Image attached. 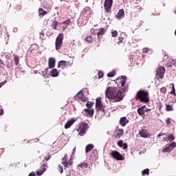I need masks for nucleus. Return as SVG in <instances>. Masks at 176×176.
I'll return each instance as SVG.
<instances>
[{
  "label": "nucleus",
  "mask_w": 176,
  "mask_h": 176,
  "mask_svg": "<svg viewBox=\"0 0 176 176\" xmlns=\"http://www.w3.org/2000/svg\"><path fill=\"white\" fill-rule=\"evenodd\" d=\"M106 98L111 100L113 102H120L123 100L124 95L117 87L109 86L105 91Z\"/></svg>",
  "instance_id": "f257e3e1"
},
{
  "label": "nucleus",
  "mask_w": 176,
  "mask_h": 176,
  "mask_svg": "<svg viewBox=\"0 0 176 176\" xmlns=\"http://www.w3.org/2000/svg\"><path fill=\"white\" fill-rule=\"evenodd\" d=\"M135 100L142 103H148L149 102L148 93L144 90H140L136 94Z\"/></svg>",
  "instance_id": "f03ea898"
},
{
  "label": "nucleus",
  "mask_w": 176,
  "mask_h": 176,
  "mask_svg": "<svg viewBox=\"0 0 176 176\" xmlns=\"http://www.w3.org/2000/svg\"><path fill=\"white\" fill-rule=\"evenodd\" d=\"M88 129V124L86 122H81L79 124L78 129H76L77 132H78V136H83L87 133V129Z\"/></svg>",
  "instance_id": "7ed1b4c3"
},
{
  "label": "nucleus",
  "mask_w": 176,
  "mask_h": 176,
  "mask_svg": "<svg viewBox=\"0 0 176 176\" xmlns=\"http://www.w3.org/2000/svg\"><path fill=\"white\" fill-rule=\"evenodd\" d=\"M106 106L102 103V98H97L96 102V109L98 111H102L105 115Z\"/></svg>",
  "instance_id": "20e7f679"
},
{
  "label": "nucleus",
  "mask_w": 176,
  "mask_h": 176,
  "mask_svg": "<svg viewBox=\"0 0 176 176\" xmlns=\"http://www.w3.org/2000/svg\"><path fill=\"white\" fill-rule=\"evenodd\" d=\"M73 64L74 60H60L58 64V67L62 69H65L72 67Z\"/></svg>",
  "instance_id": "39448f33"
},
{
  "label": "nucleus",
  "mask_w": 176,
  "mask_h": 176,
  "mask_svg": "<svg viewBox=\"0 0 176 176\" xmlns=\"http://www.w3.org/2000/svg\"><path fill=\"white\" fill-rule=\"evenodd\" d=\"M64 34L63 33H60L56 40V50L57 51L61 49V47L63 43Z\"/></svg>",
  "instance_id": "423d86ee"
},
{
  "label": "nucleus",
  "mask_w": 176,
  "mask_h": 176,
  "mask_svg": "<svg viewBox=\"0 0 176 176\" xmlns=\"http://www.w3.org/2000/svg\"><path fill=\"white\" fill-rule=\"evenodd\" d=\"M165 72H166V69L164 67L160 66L157 68L156 76L157 78V80H159V79L164 78Z\"/></svg>",
  "instance_id": "0eeeda50"
},
{
  "label": "nucleus",
  "mask_w": 176,
  "mask_h": 176,
  "mask_svg": "<svg viewBox=\"0 0 176 176\" xmlns=\"http://www.w3.org/2000/svg\"><path fill=\"white\" fill-rule=\"evenodd\" d=\"M124 135V130L121 129H117L112 134V139L114 140L120 139Z\"/></svg>",
  "instance_id": "6e6552de"
},
{
  "label": "nucleus",
  "mask_w": 176,
  "mask_h": 176,
  "mask_svg": "<svg viewBox=\"0 0 176 176\" xmlns=\"http://www.w3.org/2000/svg\"><path fill=\"white\" fill-rule=\"evenodd\" d=\"M110 156L118 161H122L124 160V157H123L122 155L115 150L110 153Z\"/></svg>",
  "instance_id": "1a4fd4ad"
},
{
  "label": "nucleus",
  "mask_w": 176,
  "mask_h": 176,
  "mask_svg": "<svg viewBox=\"0 0 176 176\" xmlns=\"http://www.w3.org/2000/svg\"><path fill=\"white\" fill-rule=\"evenodd\" d=\"M113 5V0H104V8L107 13L111 12L112 9V6Z\"/></svg>",
  "instance_id": "9d476101"
},
{
  "label": "nucleus",
  "mask_w": 176,
  "mask_h": 176,
  "mask_svg": "<svg viewBox=\"0 0 176 176\" xmlns=\"http://www.w3.org/2000/svg\"><path fill=\"white\" fill-rule=\"evenodd\" d=\"M67 160H68L67 155L65 154V157H63V159H62V162H61V164L63 165V166H65V168H68L71 166H73V161L72 160V159H69V161Z\"/></svg>",
  "instance_id": "9b49d317"
},
{
  "label": "nucleus",
  "mask_w": 176,
  "mask_h": 176,
  "mask_svg": "<svg viewBox=\"0 0 176 176\" xmlns=\"http://www.w3.org/2000/svg\"><path fill=\"white\" fill-rule=\"evenodd\" d=\"M148 111H151V109H146L145 106H142L138 109V113L140 116L144 118L148 116Z\"/></svg>",
  "instance_id": "f8f14e48"
},
{
  "label": "nucleus",
  "mask_w": 176,
  "mask_h": 176,
  "mask_svg": "<svg viewBox=\"0 0 176 176\" xmlns=\"http://www.w3.org/2000/svg\"><path fill=\"white\" fill-rule=\"evenodd\" d=\"M75 100H82V102H85L87 100V98L85 97V95L82 92L79 91L78 94L74 96Z\"/></svg>",
  "instance_id": "ddd939ff"
},
{
  "label": "nucleus",
  "mask_w": 176,
  "mask_h": 176,
  "mask_svg": "<svg viewBox=\"0 0 176 176\" xmlns=\"http://www.w3.org/2000/svg\"><path fill=\"white\" fill-rule=\"evenodd\" d=\"M126 80H127V77L126 76H122L120 78H118L116 80V83L118 82L120 83L121 87H124Z\"/></svg>",
  "instance_id": "4468645a"
},
{
  "label": "nucleus",
  "mask_w": 176,
  "mask_h": 176,
  "mask_svg": "<svg viewBox=\"0 0 176 176\" xmlns=\"http://www.w3.org/2000/svg\"><path fill=\"white\" fill-rule=\"evenodd\" d=\"M124 9L121 8L118 12L117 14L116 15V19H118V20H122V19L124 17Z\"/></svg>",
  "instance_id": "2eb2a0df"
},
{
  "label": "nucleus",
  "mask_w": 176,
  "mask_h": 176,
  "mask_svg": "<svg viewBox=\"0 0 176 176\" xmlns=\"http://www.w3.org/2000/svg\"><path fill=\"white\" fill-rule=\"evenodd\" d=\"M77 120V119H74L72 118L70 119L67 122L65 123V129H67L72 127V126L75 123V122Z\"/></svg>",
  "instance_id": "dca6fc26"
},
{
  "label": "nucleus",
  "mask_w": 176,
  "mask_h": 176,
  "mask_svg": "<svg viewBox=\"0 0 176 176\" xmlns=\"http://www.w3.org/2000/svg\"><path fill=\"white\" fill-rule=\"evenodd\" d=\"M56 59L54 58L50 57L48 60V67L50 69H53L55 67Z\"/></svg>",
  "instance_id": "f3484780"
},
{
  "label": "nucleus",
  "mask_w": 176,
  "mask_h": 176,
  "mask_svg": "<svg viewBox=\"0 0 176 176\" xmlns=\"http://www.w3.org/2000/svg\"><path fill=\"white\" fill-rule=\"evenodd\" d=\"M170 85L172 86V90L170 91V92L169 94L173 96V102H175V98H176V89L175 87V85L173 83H171Z\"/></svg>",
  "instance_id": "a211bd4d"
},
{
  "label": "nucleus",
  "mask_w": 176,
  "mask_h": 176,
  "mask_svg": "<svg viewBox=\"0 0 176 176\" xmlns=\"http://www.w3.org/2000/svg\"><path fill=\"white\" fill-rule=\"evenodd\" d=\"M139 135L140 137L146 138L148 137V133L146 129H142L141 131H139Z\"/></svg>",
  "instance_id": "6ab92c4d"
},
{
  "label": "nucleus",
  "mask_w": 176,
  "mask_h": 176,
  "mask_svg": "<svg viewBox=\"0 0 176 176\" xmlns=\"http://www.w3.org/2000/svg\"><path fill=\"white\" fill-rule=\"evenodd\" d=\"M123 142H124L123 140H118L117 144L118 146L122 147L124 150H126L128 148V144L127 143H123Z\"/></svg>",
  "instance_id": "aec40b11"
},
{
  "label": "nucleus",
  "mask_w": 176,
  "mask_h": 176,
  "mask_svg": "<svg viewBox=\"0 0 176 176\" xmlns=\"http://www.w3.org/2000/svg\"><path fill=\"white\" fill-rule=\"evenodd\" d=\"M128 123H129V120H127V118L126 117H122L120 118V124L122 126H125L126 124H127Z\"/></svg>",
  "instance_id": "412c9836"
},
{
  "label": "nucleus",
  "mask_w": 176,
  "mask_h": 176,
  "mask_svg": "<svg viewBox=\"0 0 176 176\" xmlns=\"http://www.w3.org/2000/svg\"><path fill=\"white\" fill-rule=\"evenodd\" d=\"M106 32L105 28H100V30H98V38H100L102 35H104Z\"/></svg>",
  "instance_id": "4be33fe9"
},
{
  "label": "nucleus",
  "mask_w": 176,
  "mask_h": 176,
  "mask_svg": "<svg viewBox=\"0 0 176 176\" xmlns=\"http://www.w3.org/2000/svg\"><path fill=\"white\" fill-rule=\"evenodd\" d=\"M50 76L51 77H57L58 76V70L54 68V69H52L51 71H50Z\"/></svg>",
  "instance_id": "5701e85b"
},
{
  "label": "nucleus",
  "mask_w": 176,
  "mask_h": 176,
  "mask_svg": "<svg viewBox=\"0 0 176 176\" xmlns=\"http://www.w3.org/2000/svg\"><path fill=\"white\" fill-rule=\"evenodd\" d=\"M172 151H173L172 148L168 144H167L166 146V148L162 149V153H171Z\"/></svg>",
  "instance_id": "b1692460"
},
{
  "label": "nucleus",
  "mask_w": 176,
  "mask_h": 176,
  "mask_svg": "<svg viewBox=\"0 0 176 176\" xmlns=\"http://www.w3.org/2000/svg\"><path fill=\"white\" fill-rule=\"evenodd\" d=\"M88 167V163L87 162H82L80 164L78 165V168H80L79 169L82 170L85 169Z\"/></svg>",
  "instance_id": "393cba45"
},
{
  "label": "nucleus",
  "mask_w": 176,
  "mask_h": 176,
  "mask_svg": "<svg viewBox=\"0 0 176 176\" xmlns=\"http://www.w3.org/2000/svg\"><path fill=\"white\" fill-rule=\"evenodd\" d=\"M38 14L41 17V16L42 17H43V16H46V14H47V11H45L43 8H40L38 10Z\"/></svg>",
  "instance_id": "a878e982"
},
{
  "label": "nucleus",
  "mask_w": 176,
  "mask_h": 176,
  "mask_svg": "<svg viewBox=\"0 0 176 176\" xmlns=\"http://www.w3.org/2000/svg\"><path fill=\"white\" fill-rule=\"evenodd\" d=\"M175 138L174 137L173 134L170 133L166 138H164L166 141H169L172 142L175 140Z\"/></svg>",
  "instance_id": "bb28decb"
},
{
  "label": "nucleus",
  "mask_w": 176,
  "mask_h": 176,
  "mask_svg": "<svg viewBox=\"0 0 176 176\" xmlns=\"http://www.w3.org/2000/svg\"><path fill=\"white\" fill-rule=\"evenodd\" d=\"M97 159V151L96 150L93 151V154L91 155L90 160H96Z\"/></svg>",
  "instance_id": "cd10ccee"
},
{
  "label": "nucleus",
  "mask_w": 176,
  "mask_h": 176,
  "mask_svg": "<svg viewBox=\"0 0 176 176\" xmlns=\"http://www.w3.org/2000/svg\"><path fill=\"white\" fill-rule=\"evenodd\" d=\"M14 60L15 62V65L17 66L19 65V61H20V59H19V56H17V55H14Z\"/></svg>",
  "instance_id": "c85d7f7f"
},
{
  "label": "nucleus",
  "mask_w": 176,
  "mask_h": 176,
  "mask_svg": "<svg viewBox=\"0 0 176 176\" xmlns=\"http://www.w3.org/2000/svg\"><path fill=\"white\" fill-rule=\"evenodd\" d=\"M47 167H48V166H47V163L45 162V163H44V164H43L41 165L40 170H43V171H44V172H45V170H47Z\"/></svg>",
  "instance_id": "c756f323"
},
{
  "label": "nucleus",
  "mask_w": 176,
  "mask_h": 176,
  "mask_svg": "<svg viewBox=\"0 0 176 176\" xmlns=\"http://www.w3.org/2000/svg\"><path fill=\"white\" fill-rule=\"evenodd\" d=\"M166 110L167 111H173V107L171 104H166Z\"/></svg>",
  "instance_id": "7c9ffc66"
},
{
  "label": "nucleus",
  "mask_w": 176,
  "mask_h": 176,
  "mask_svg": "<svg viewBox=\"0 0 176 176\" xmlns=\"http://www.w3.org/2000/svg\"><path fill=\"white\" fill-rule=\"evenodd\" d=\"M116 71L115 70H113L112 72H111L110 73H109L107 74V77L109 78H113L115 75H116Z\"/></svg>",
  "instance_id": "2f4dec72"
},
{
  "label": "nucleus",
  "mask_w": 176,
  "mask_h": 176,
  "mask_svg": "<svg viewBox=\"0 0 176 176\" xmlns=\"http://www.w3.org/2000/svg\"><path fill=\"white\" fill-rule=\"evenodd\" d=\"M149 174V169H144L142 171V175H148Z\"/></svg>",
  "instance_id": "473e14b6"
},
{
  "label": "nucleus",
  "mask_w": 176,
  "mask_h": 176,
  "mask_svg": "<svg viewBox=\"0 0 176 176\" xmlns=\"http://www.w3.org/2000/svg\"><path fill=\"white\" fill-rule=\"evenodd\" d=\"M160 93H162V94H166L167 92V89L165 87H162L160 89Z\"/></svg>",
  "instance_id": "72a5a7b5"
},
{
  "label": "nucleus",
  "mask_w": 176,
  "mask_h": 176,
  "mask_svg": "<svg viewBox=\"0 0 176 176\" xmlns=\"http://www.w3.org/2000/svg\"><path fill=\"white\" fill-rule=\"evenodd\" d=\"M98 29H94V28H92L91 29L90 32L92 34H94V35H98Z\"/></svg>",
  "instance_id": "f704fd0d"
},
{
  "label": "nucleus",
  "mask_w": 176,
  "mask_h": 176,
  "mask_svg": "<svg viewBox=\"0 0 176 176\" xmlns=\"http://www.w3.org/2000/svg\"><path fill=\"white\" fill-rule=\"evenodd\" d=\"M94 113V110L93 109H89V116L90 118H92Z\"/></svg>",
  "instance_id": "c9c22d12"
},
{
  "label": "nucleus",
  "mask_w": 176,
  "mask_h": 176,
  "mask_svg": "<svg viewBox=\"0 0 176 176\" xmlns=\"http://www.w3.org/2000/svg\"><path fill=\"white\" fill-rule=\"evenodd\" d=\"M82 113L84 114L85 116L88 117V116H89V109H85L84 111H82Z\"/></svg>",
  "instance_id": "e433bc0d"
},
{
  "label": "nucleus",
  "mask_w": 176,
  "mask_h": 176,
  "mask_svg": "<svg viewBox=\"0 0 176 176\" xmlns=\"http://www.w3.org/2000/svg\"><path fill=\"white\" fill-rule=\"evenodd\" d=\"M58 171L60 172V174H63V167L61 164H59L58 166Z\"/></svg>",
  "instance_id": "4c0bfd02"
},
{
  "label": "nucleus",
  "mask_w": 176,
  "mask_h": 176,
  "mask_svg": "<svg viewBox=\"0 0 176 176\" xmlns=\"http://www.w3.org/2000/svg\"><path fill=\"white\" fill-rule=\"evenodd\" d=\"M168 146L173 150V148L176 147V142H173L171 144H169Z\"/></svg>",
  "instance_id": "58836bf2"
},
{
  "label": "nucleus",
  "mask_w": 176,
  "mask_h": 176,
  "mask_svg": "<svg viewBox=\"0 0 176 176\" xmlns=\"http://www.w3.org/2000/svg\"><path fill=\"white\" fill-rule=\"evenodd\" d=\"M166 124L167 126H169L171 124V119L167 118L166 120Z\"/></svg>",
  "instance_id": "ea45409f"
},
{
  "label": "nucleus",
  "mask_w": 176,
  "mask_h": 176,
  "mask_svg": "<svg viewBox=\"0 0 176 176\" xmlns=\"http://www.w3.org/2000/svg\"><path fill=\"white\" fill-rule=\"evenodd\" d=\"M118 36V32L114 30V32H111V36L116 38Z\"/></svg>",
  "instance_id": "a19ab883"
},
{
  "label": "nucleus",
  "mask_w": 176,
  "mask_h": 176,
  "mask_svg": "<svg viewBox=\"0 0 176 176\" xmlns=\"http://www.w3.org/2000/svg\"><path fill=\"white\" fill-rule=\"evenodd\" d=\"M103 76H104L103 72H98V78H99V79L103 78Z\"/></svg>",
  "instance_id": "79ce46f5"
},
{
  "label": "nucleus",
  "mask_w": 176,
  "mask_h": 176,
  "mask_svg": "<svg viewBox=\"0 0 176 176\" xmlns=\"http://www.w3.org/2000/svg\"><path fill=\"white\" fill-rule=\"evenodd\" d=\"M44 173H45V172L43 171L41 169L40 170L36 171L37 175H38V176L43 175V174Z\"/></svg>",
  "instance_id": "37998d69"
},
{
  "label": "nucleus",
  "mask_w": 176,
  "mask_h": 176,
  "mask_svg": "<svg viewBox=\"0 0 176 176\" xmlns=\"http://www.w3.org/2000/svg\"><path fill=\"white\" fill-rule=\"evenodd\" d=\"M94 148V146L92 144H89V151H91Z\"/></svg>",
  "instance_id": "c03bdc74"
},
{
  "label": "nucleus",
  "mask_w": 176,
  "mask_h": 176,
  "mask_svg": "<svg viewBox=\"0 0 176 176\" xmlns=\"http://www.w3.org/2000/svg\"><path fill=\"white\" fill-rule=\"evenodd\" d=\"M162 107H163L162 103H158L157 107L160 111H162Z\"/></svg>",
  "instance_id": "a18cd8bd"
},
{
  "label": "nucleus",
  "mask_w": 176,
  "mask_h": 176,
  "mask_svg": "<svg viewBox=\"0 0 176 176\" xmlns=\"http://www.w3.org/2000/svg\"><path fill=\"white\" fill-rule=\"evenodd\" d=\"M52 155L51 154H48L47 157L45 158V160H46L47 162L49 161V160L51 159Z\"/></svg>",
  "instance_id": "49530a36"
},
{
  "label": "nucleus",
  "mask_w": 176,
  "mask_h": 176,
  "mask_svg": "<svg viewBox=\"0 0 176 176\" xmlns=\"http://www.w3.org/2000/svg\"><path fill=\"white\" fill-rule=\"evenodd\" d=\"M129 89L128 86H125L124 87V88L122 89V90L123 91V92H126Z\"/></svg>",
  "instance_id": "de8ad7c7"
},
{
  "label": "nucleus",
  "mask_w": 176,
  "mask_h": 176,
  "mask_svg": "<svg viewBox=\"0 0 176 176\" xmlns=\"http://www.w3.org/2000/svg\"><path fill=\"white\" fill-rule=\"evenodd\" d=\"M143 53H148V47H144L142 49Z\"/></svg>",
  "instance_id": "09e8293b"
},
{
  "label": "nucleus",
  "mask_w": 176,
  "mask_h": 176,
  "mask_svg": "<svg viewBox=\"0 0 176 176\" xmlns=\"http://www.w3.org/2000/svg\"><path fill=\"white\" fill-rule=\"evenodd\" d=\"M45 34L43 32H40V38L43 39Z\"/></svg>",
  "instance_id": "8fccbe9b"
},
{
  "label": "nucleus",
  "mask_w": 176,
  "mask_h": 176,
  "mask_svg": "<svg viewBox=\"0 0 176 176\" xmlns=\"http://www.w3.org/2000/svg\"><path fill=\"white\" fill-rule=\"evenodd\" d=\"M164 135H166V134H165V133H160L157 135V138H159L160 137H162V136H164Z\"/></svg>",
  "instance_id": "3c124183"
},
{
  "label": "nucleus",
  "mask_w": 176,
  "mask_h": 176,
  "mask_svg": "<svg viewBox=\"0 0 176 176\" xmlns=\"http://www.w3.org/2000/svg\"><path fill=\"white\" fill-rule=\"evenodd\" d=\"M152 14H153V16H160V12H155L152 13Z\"/></svg>",
  "instance_id": "603ef678"
},
{
  "label": "nucleus",
  "mask_w": 176,
  "mask_h": 176,
  "mask_svg": "<svg viewBox=\"0 0 176 176\" xmlns=\"http://www.w3.org/2000/svg\"><path fill=\"white\" fill-rule=\"evenodd\" d=\"M146 152V149L144 148L142 150V151H140L139 152V155H142V153H145Z\"/></svg>",
  "instance_id": "864d4df0"
},
{
  "label": "nucleus",
  "mask_w": 176,
  "mask_h": 176,
  "mask_svg": "<svg viewBox=\"0 0 176 176\" xmlns=\"http://www.w3.org/2000/svg\"><path fill=\"white\" fill-rule=\"evenodd\" d=\"M6 80H5L4 82H0V88H1L6 83Z\"/></svg>",
  "instance_id": "5fc2aeb1"
},
{
  "label": "nucleus",
  "mask_w": 176,
  "mask_h": 176,
  "mask_svg": "<svg viewBox=\"0 0 176 176\" xmlns=\"http://www.w3.org/2000/svg\"><path fill=\"white\" fill-rule=\"evenodd\" d=\"M28 176H36V173L34 172H31Z\"/></svg>",
  "instance_id": "6e6d98bb"
},
{
  "label": "nucleus",
  "mask_w": 176,
  "mask_h": 176,
  "mask_svg": "<svg viewBox=\"0 0 176 176\" xmlns=\"http://www.w3.org/2000/svg\"><path fill=\"white\" fill-rule=\"evenodd\" d=\"M56 25H57V23H54V24H52V28H54V30H56Z\"/></svg>",
  "instance_id": "4d7b16f0"
},
{
  "label": "nucleus",
  "mask_w": 176,
  "mask_h": 176,
  "mask_svg": "<svg viewBox=\"0 0 176 176\" xmlns=\"http://www.w3.org/2000/svg\"><path fill=\"white\" fill-rule=\"evenodd\" d=\"M91 8H90V7H89V15L91 16V14H93V11L91 10Z\"/></svg>",
  "instance_id": "13d9d810"
},
{
  "label": "nucleus",
  "mask_w": 176,
  "mask_h": 176,
  "mask_svg": "<svg viewBox=\"0 0 176 176\" xmlns=\"http://www.w3.org/2000/svg\"><path fill=\"white\" fill-rule=\"evenodd\" d=\"M4 113V111L3 109H0V116H3Z\"/></svg>",
  "instance_id": "bf43d9fd"
},
{
  "label": "nucleus",
  "mask_w": 176,
  "mask_h": 176,
  "mask_svg": "<svg viewBox=\"0 0 176 176\" xmlns=\"http://www.w3.org/2000/svg\"><path fill=\"white\" fill-rule=\"evenodd\" d=\"M89 152V144L87 145L86 146V153Z\"/></svg>",
  "instance_id": "052dcab7"
},
{
  "label": "nucleus",
  "mask_w": 176,
  "mask_h": 176,
  "mask_svg": "<svg viewBox=\"0 0 176 176\" xmlns=\"http://www.w3.org/2000/svg\"><path fill=\"white\" fill-rule=\"evenodd\" d=\"M1 65H3V61L1 59H0V67Z\"/></svg>",
  "instance_id": "680f3d73"
},
{
  "label": "nucleus",
  "mask_w": 176,
  "mask_h": 176,
  "mask_svg": "<svg viewBox=\"0 0 176 176\" xmlns=\"http://www.w3.org/2000/svg\"><path fill=\"white\" fill-rule=\"evenodd\" d=\"M76 153V148H73L72 150V154H74Z\"/></svg>",
  "instance_id": "e2e57ef3"
},
{
  "label": "nucleus",
  "mask_w": 176,
  "mask_h": 176,
  "mask_svg": "<svg viewBox=\"0 0 176 176\" xmlns=\"http://www.w3.org/2000/svg\"><path fill=\"white\" fill-rule=\"evenodd\" d=\"M123 38H122V39H120V41L118 43H122V41H123Z\"/></svg>",
  "instance_id": "0e129e2a"
},
{
  "label": "nucleus",
  "mask_w": 176,
  "mask_h": 176,
  "mask_svg": "<svg viewBox=\"0 0 176 176\" xmlns=\"http://www.w3.org/2000/svg\"><path fill=\"white\" fill-rule=\"evenodd\" d=\"M85 41L86 42H88V37H86L85 39Z\"/></svg>",
  "instance_id": "69168bd1"
},
{
  "label": "nucleus",
  "mask_w": 176,
  "mask_h": 176,
  "mask_svg": "<svg viewBox=\"0 0 176 176\" xmlns=\"http://www.w3.org/2000/svg\"><path fill=\"white\" fill-rule=\"evenodd\" d=\"M88 106H89V102H87L86 104V107L88 108Z\"/></svg>",
  "instance_id": "338daca9"
},
{
  "label": "nucleus",
  "mask_w": 176,
  "mask_h": 176,
  "mask_svg": "<svg viewBox=\"0 0 176 176\" xmlns=\"http://www.w3.org/2000/svg\"><path fill=\"white\" fill-rule=\"evenodd\" d=\"M67 176H72L70 174H69V175H67Z\"/></svg>",
  "instance_id": "774afa93"
}]
</instances>
